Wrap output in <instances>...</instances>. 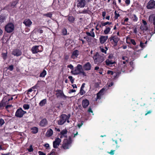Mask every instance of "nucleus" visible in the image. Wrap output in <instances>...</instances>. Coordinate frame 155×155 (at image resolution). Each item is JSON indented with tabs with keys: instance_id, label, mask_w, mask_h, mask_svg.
<instances>
[{
	"instance_id": "f257e3e1",
	"label": "nucleus",
	"mask_w": 155,
	"mask_h": 155,
	"mask_svg": "<svg viewBox=\"0 0 155 155\" xmlns=\"http://www.w3.org/2000/svg\"><path fill=\"white\" fill-rule=\"evenodd\" d=\"M93 58L94 60V63L97 65L101 64L104 60V57L99 55L98 52H96L94 55Z\"/></svg>"
},
{
	"instance_id": "f03ea898",
	"label": "nucleus",
	"mask_w": 155,
	"mask_h": 155,
	"mask_svg": "<svg viewBox=\"0 0 155 155\" xmlns=\"http://www.w3.org/2000/svg\"><path fill=\"white\" fill-rule=\"evenodd\" d=\"M6 98L4 97L2 101L0 102V110H2L4 109L5 107V109L8 111H9V110H8L9 107H10V105L6 104L8 103L7 102L10 101V98H8L6 100Z\"/></svg>"
},
{
	"instance_id": "7ed1b4c3",
	"label": "nucleus",
	"mask_w": 155,
	"mask_h": 155,
	"mask_svg": "<svg viewBox=\"0 0 155 155\" xmlns=\"http://www.w3.org/2000/svg\"><path fill=\"white\" fill-rule=\"evenodd\" d=\"M71 138L69 137L68 139H64L63 141L62 147L64 150L68 149L71 146Z\"/></svg>"
},
{
	"instance_id": "20e7f679",
	"label": "nucleus",
	"mask_w": 155,
	"mask_h": 155,
	"mask_svg": "<svg viewBox=\"0 0 155 155\" xmlns=\"http://www.w3.org/2000/svg\"><path fill=\"white\" fill-rule=\"evenodd\" d=\"M120 40V38L116 35H114L111 36L108 39V41L114 47L117 45V43Z\"/></svg>"
},
{
	"instance_id": "39448f33",
	"label": "nucleus",
	"mask_w": 155,
	"mask_h": 155,
	"mask_svg": "<svg viewBox=\"0 0 155 155\" xmlns=\"http://www.w3.org/2000/svg\"><path fill=\"white\" fill-rule=\"evenodd\" d=\"M70 117V114L68 116L65 114H62L60 117V119L58 121V124L60 125L63 124L68 119H69Z\"/></svg>"
},
{
	"instance_id": "423d86ee",
	"label": "nucleus",
	"mask_w": 155,
	"mask_h": 155,
	"mask_svg": "<svg viewBox=\"0 0 155 155\" xmlns=\"http://www.w3.org/2000/svg\"><path fill=\"white\" fill-rule=\"evenodd\" d=\"M31 51L33 54H36L42 52L43 51V47L41 45H35L32 47Z\"/></svg>"
},
{
	"instance_id": "0eeeda50",
	"label": "nucleus",
	"mask_w": 155,
	"mask_h": 155,
	"mask_svg": "<svg viewBox=\"0 0 155 155\" xmlns=\"http://www.w3.org/2000/svg\"><path fill=\"white\" fill-rule=\"evenodd\" d=\"M82 65L78 64L77 66L75 67L73 71H71V73L74 75H77L80 74V72L83 70Z\"/></svg>"
},
{
	"instance_id": "6e6552de",
	"label": "nucleus",
	"mask_w": 155,
	"mask_h": 155,
	"mask_svg": "<svg viewBox=\"0 0 155 155\" xmlns=\"http://www.w3.org/2000/svg\"><path fill=\"white\" fill-rule=\"evenodd\" d=\"M26 113V111H24L22 108H20L16 110L15 113V116L19 118H21Z\"/></svg>"
},
{
	"instance_id": "1a4fd4ad",
	"label": "nucleus",
	"mask_w": 155,
	"mask_h": 155,
	"mask_svg": "<svg viewBox=\"0 0 155 155\" xmlns=\"http://www.w3.org/2000/svg\"><path fill=\"white\" fill-rule=\"evenodd\" d=\"M56 92V95L57 98L61 97L64 100H65L68 97L66 96L64 94L62 90L57 89L55 91Z\"/></svg>"
},
{
	"instance_id": "9d476101",
	"label": "nucleus",
	"mask_w": 155,
	"mask_h": 155,
	"mask_svg": "<svg viewBox=\"0 0 155 155\" xmlns=\"http://www.w3.org/2000/svg\"><path fill=\"white\" fill-rule=\"evenodd\" d=\"M147 8L150 9L155 8V1L154 0H150L147 4Z\"/></svg>"
},
{
	"instance_id": "9b49d317",
	"label": "nucleus",
	"mask_w": 155,
	"mask_h": 155,
	"mask_svg": "<svg viewBox=\"0 0 155 155\" xmlns=\"http://www.w3.org/2000/svg\"><path fill=\"white\" fill-rule=\"evenodd\" d=\"M86 4V2L85 0H78L77 7L78 8H84Z\"/></svg>"
},
{
	"instance_id": "f8f14e48",
	"label": "nucleus",
	"mask_w": 155,
	"mask_h": 155,
	"mask_svg": "<svg viewBox=\"0 0 155 155\" xmlns=\"http://www.w3.org/2000/svg\"><path fill=\"white\" fill-rule=\"evenodd\" d=\"M127 62H128L127 60H126V61H123V63L124 65L123 64H121L119 68V69L120 70V72L122 71L123 72H125L127 67L126 65L125 64Z\"/></svg>"
},
{
	"instance_id": "ddd939ff",
	"label": "nucleus",
	"mask_w": 155,
	"mask_h": 155,
	"mask_svg": "<svg viewBox=\"0 0 155 155\" xmlns=\"http://www.w3.org/2000/svg\"><path fill=\"white\" fill-rule=\"evenodd\" d=\"M61 142V140L59 138H57L53 142V147L54 148H57L59 146Z\"/></svg>"
},
{
	"instance_id": "4468645a",
	"label": "nucleus",
	"mask_w": 155,
	"mask_h": 155,
	"mask_svg": "<svg viewBox=\"0 0 155 155\" xmlns=\"http://www.w3.org/2000/svg\"><path fill=\"white\" fill-rule=\"evenodd\" d=\"M48 124V121L46 118H44L41 119L39 122V126L41 127H45Z\"/></svg>"
},
{
	"instance_id": "2eb2a0df",
	"label": "nucleus",
	"mask_w": 155,
	"mask_h": 155,
	"mask_svg": "<svg viewBox=\"0 0 155 155\" xmlns=\"http://www.w3.org/2000/svg\"><path fill=\"white\" fill-rule=\"evenodd\" d=\"M12 54L17 57L21 55L22 54L21 51L18 49H14L12 52Z\"/></svg>"
},
{
	"instance_id": "dca6fc26",
	"label": "nucleus",
	"mask_w": 155,
	"mask_h": 155,
	"mask_svg": "<svg viewBox=\"0 0 155 155\" xmlns=\"http://www.w3.org/2000/svg\"><path fill=\"white\" fill-rule=\"evenodd\" d=\"M82 67L84 70L88 71L91 70V66L90 62H87Z\"/></svg>"
},
{
	"instance_id": "f3484780",
	"label": "nucleus",
	"mask_w": 155,
	"mask_h": 155,
	"mask_svg": "<svg viewBox=\"0 0 155 155\" xmlns=\"http://www.w3.org/2000/svg\"><path fill=\"white\" fill-rule=\"evenodd\" d=\"M89 101L87 99H85L82 100V105L84 108H86L89 104Z\"/></svg>"
},
{
	"instance_id": "a211bd4d",
	"label": "nucleus",
	"mask_w": 155,
	"mask_h": 155,
	"mask_svg": "<svg viewBox=\"0 0 155 155\" xmlns=\"http://www.w3.org/2000/svg\"><path fill=\"white\" fill-rule=\"evenodd\" d=\"M46 27L45 26H38L35 29L36 32L41 34L43 33L44 28H46Z\"/></svg>"
},
{
	"instance_id": "6ab92c4d",
	"label": "nucleus",
	"mask_w": 155,
	"mask_h": 155,
	"mask_svg": "<svg viewBox=\"0 0 155 155\" xmlns=\"http://www.w3.org/2000/svg\"><path fill=\"white\" fill-rule=\"evenodd\" d=\"M78 13L79 14H88L91 15L92 13L91 11L90 10L88 7L87 9H84L82 11H79L78 12Z\"/></svg>"
},
{
	"instance_id": "aec40b11",
	"label": "nucleus",
	"mask_w": 155,
	"mask_h": 155,
	"mask_svg": "<svg viewBox=\"0 0 155 155\" xmlns=\"http://www.w3.org/2000/svg\"><path fill=\"white\" fill-rule=\"evenodd\" d=\"M108 36H101L99 38L100 42L101 44L104 43L108 39Z\"/></svg>"
},
{
	"instance_id": "412c9836",
	"label": "nucleus",
	"mask_w": 155,
	"mask_h": 155,
	"mask_svg": "<svg viewBox=\"0 0 155 155\" xmlns=\"http://www.w3.org/2000/svg\"><path fill=\"white\" fill-rule=\"evenodd\" d=\"M79 54V51L77 50H75L73 52L71 56V58L73 59H74L78 57Z\"/></svg>"
},
{
	"instance_id": "4be33fe9",
	"label": "nucleus",
	"mask_w": 155,
	"mask_h": 155,
	"mask_svg": "<svg viewBox=\"0 0 155 155\" xmlns=\"http://www.w3.org/2000/svg\"><path fill=\"white\" fill-rule=\"evenodd\" d=\"M23 23L26 27H30L32 24V22L30 19H27L24 21Z\"/></svg>"
},
{
	"instance_id": "5701e85b",
	"label": "nucleus",
	"mask_w": 155,
	"mask_h": 155,
	"mask_svg": "<svg viewBox=\"0 0 155 155\" xmlns=\"http://www.w3.org/2000/svg\"><path fill=\"white\" fill-rule=\"evenodd\" d=\"M105 90L104 88H102L100 91L97 94V97L96 98V101L98 99H100L101 98V96L103 95V93Z\"/></svg>"
},
{
	"instance_id": "b1692460",
	"label": "nucleus",
	"mask_w": 155,
	"mask_h": 155,
	"mask_svg": "<svg viewBox=\"0 0 155 155\" xmlns=\"http://www.w3.org/2000/svg\"><path fill=\"white\" fill-rule=\"evenodd\" d=\"M105 62L106 65L110 67L113 66V65L115 63L114 61H113L109 59H107L106 60Z\"/></svg>"
},
{
	"instance_id": "393cba45",
	"label": "nucleus",
	"mask_w": 155,
	"mask_h": 155,
	"mask_svg": "<svg viewBox=\"0 0 155 155\" xmlns=\"http://www.w3.org/2000/svg\"><path fill=\"white\" fill-rule=\"evenodd\" d=\"M94 28H92L91 30L90 31V32L86 31V34L88 36L94 38L95 36L94 33Z\"/></svg>"
},
{
	"instance_id": "a878e982",
	"label": "nucleus",
	"mask_w": 155,
	"mask_h": 155,
	"mask_svg": "<svg viewBox=\"0 0 155 155\" xmlns=\"http://www.w3.org/2000/svg\"><path fill=\"white\" fill-rule=\"evenodd\" d=\"M53 134V131L51 129H50L47 131L46 134V135L47 137H49L51 136Z\"/></svg>"
},
{
	"instance_id": "bb28decb",
	"label": "nucleus",
	"mask_w": 155,
	"mask_h": 155,
	"mask_svg": "<svg viewBox=\"0 0 155 155\" xmlns=\"http://www.w3.org/2000/svg\"><path fill=\"white\" fill-rule=\"evenodd\" d=\"M112 26H110L109 27L107 26H106V29L104 31V33L105 34H108L110 32L111 29V28L112 27Z\"/></svg>"
},
{
	"instance_id": "cd10ccee",
	"label": "nucleus",
	"mask_w": 155,
	"mask_h": 155,
	"mask_svg": "<svg viewBox=\"0 0 155 155\" xmlns=\"http://www.w3.org/2000/svg\"><path fill=\"white\" fill-rule=\"evenodd\" d=\"M47 103L46 99H44L40 101L39 103V105L41 107L44 106Z\"/></svg>"
},
{
	"instance_id": "c85d7f7f",
	"label": "nucleus",
	"mask_w": 155,
	"mask_h": 155,
	"mask_svg": "<svg viewBox=\"0 0 155 155\" xmlns=\"http://www.w3.org/2000/svg\"><path fill=\"white\" fill-rule=\"evenodd\" d=\"M129 19L128 18H126L123 20H122L121 23L122 25H128L127 22L128 21Z\"/></svg>"
},
{
	"instance_id": "c756f323",
	"label": "nucleus",
	"mask_w": 155,
	"mask_h": 155,
	"mask_svg": "<svg viewBox=\"0 0 155 155\" xmlns=\"http://www.w3.org/2000/svg\"><path fill=\"white\" fill-rule=\"evenodd\" d=\"M31 133L33 134H36L38 131V128L36 127H34L31 128Z\"/></svg>"
},
{
	"instance_id": "7c9ffc66",
	"label": "nucleus",
	"mask_w": 155,
	"mask_h": 155,
	"mask_svg": "<svg viewBox=\"0 0 155 155\" xmlns=\"http://www.w3.org/2000/svg\"><path fill=\"white\" fill-rule=\"evenodd\" d=\"M67 130L66 129H65L63 130H62L60 132L61 136L60 137L61 138L62 137V136H64V135L66 134L67 133Z\"/></svg>"
},
{
	"instance_id": "2f4dec72",
	"label": "nucleus",
	"mask_w": 155,
	"mask_h": 155,
	"mask_svg": "<svg viewBox=\"0 0 155 155\" xmlns=\"http://www.w3.org/2000/svg\"><path fill=\"white\" fill-rule=\"evenodd\" d=\"M131 18L134 21H137L138 20V18L135 14L131 15Z\"/></svg>"
},
{
	"instance_id": "473e14b6",
	"label": "nucleus",
	"mask_w": 155,
	"mask_h": 155,
	"mask_svg": "<svg viewBox=\"0 0 155 155\" xmlns=\"http://www.w3.org/2000/svg\"><path fill=\"white\" fill-rule=\"evenodd\" d=\"M5 30L7 32L10 33V22L8 23L5 26Z\"/></svg>"
},
{
	"instance_id": "72a5a7b5",
	"label": "nucleus",
	"mask_w": 155,
	"mask_h": 155,
	"mask_svg": "<svg viewBox=\"0 0 155 155\" xmlns=\"http://www.w3.org/2000/svg\"><path fill=\"white\" fill-rule=\"evenodd\" d=\"M68 19L71 23H74L75 20V18L73 16H69L68 17Z\"/></svg>"
},
{
	"instance_id": "f704fd0d",
	"label": "nucleus",
	"mask_w": 155,
	"mask_h": 155,
	"mask_svg": "<svg viewBox=\"0 0 155 155\" xmlns=\"http://www.w3.org/2000/svg\"><path fill=\"white\" fill-rule=\"evenodd\" d=\"M47 74L46 71L44 70L42 72H41L40 74L39 77H40L44 78Z\"/></svg>"
},
{
	"instance_id": "c9c22d12",
	"label": "nucleus",
	"mask_w": 155,
	"mask_h": 155,
	"mask_svg": "<svg viewBox=\"0 0 155 155\" xmlns=\"http://www.w3.org/2000/svg\"><path fill=\"white\" fill-rule=\"evenodd\" d=\"M130 39V42H127V43L129 44H130V43H131L134 45H136V42L134 39Z\"/></svg>"
},
{
	"instance_id": "e433bc0d",
	"label": "nucleus",
	"mask_w": 155,
	"mask_h": 155,
	"mask_svg": "<svg viewBox=\"0 0 155 155\" xmlns=\"http://www.w3.org/2000/svg\"><path fill=\"white\" fill-rule=\"evenodd\" d=\"M140 28L142 30L147 31L148 30V28L147 25H141L140 27Z\"/></svg>"
},
{
	"instance_id": "4c0bfd02",
	"label": "nucleus",
	"mask_w": 155,
	"mask_h": 155,
	"mask_svg": "<svg viewBox=\"0 0 155 155\" xmlns=\"http://www.w3.org/2000/svg\"><path fill=\"white\" fill-rule=\"evenodd\" d=\"M121 73L117 72V73L114 72V74H113L114 79H116L118 78L119 75Z\"/></svg>"
},
{
	"instance_id": "58836bf2",
	"label": "nucleus",
	"mask_w": 155,
	"mask_h": 155,
	"mask_svg": "<svg viewBox=\"0 0 155 155\" xmlns=\"http://www.w3.org/2000/svg\"><path fill=\"white\" fill-rule=\"evenodd\" d=\"M67 31L65 28H63L62 30V35H67Z\"/></svg>"
},
{
	"instance_id": "ea45409f",
	"label": "nucleus",
	"mask_w": 155,
	"mask_h": 155,
	"mask_svg": "<svg viewBox=\"0 0 155 155\" xmlns=\"http://www.w3.org/2000/svg\"><path fill=\"white\" fill-rule=\"evenodd\" d=\"M43 15L51 18L52 17V14L51 12H48L47 14H43Z\"/></svg>"
},
{
	"instance_id": "a19ab883",
	"label": "nucleus",
	"mask_w": 155,
	"mask_h": 155,
	"mask_svg": "<svg viewBox=\"0 0 155 155\" xmlns=\"http://www.w3.org/2000/svg\"><path fill=\"white\" fill-rule=\"evenodd\" d=\"M112 141L113 144V145H116V148H118L120 147V146L117 145V140H113V139H112Z\"/></svg>"
},
{
	"instance_id": "79ce46f5",
	"label": "nucleus",
	"mask_w": 155,
	"mask_h": 155,
	"mask_svg": "<svg viewBox=\"0 0 155 155\" xmlns=\"http://www.w3.org/2000/svg\"><path fill=\"white\" fill-rule=\"evenodd\" d=\"M2 56L4 60H6L7 59V52L6 51V52L5 53H2Z\"/></svg>"
},
{
	"instance_id": "37998d69",
	"label": "nucleus",
	"mask_w": 155,
	"mask_h": 155,
	"mask_svg": "<svg viewBox=\"0 0 155 155\" xmlns=\"http://www.w3.org/2000/svg\"><path fill=\"white\" fill-rule=\"evenodd\" d=\"M23 107L25 110H28L30 106L28 104H25L23 105Z\"/></svg>"
},
{
	"instance_id": "c03bdc74",
	"label": "nucleus",
	"mask_w": 155,
	"mask_h": 155,
	"mask_svg": "<svg viewBox=\"0 0 155 155\" xmlns=\"http://www.w3.org/2000/svg\"><path fill=\"white\" fill-rule=\"evenodd\" d=\"M14 29V24L10 22V33L13 31Z\"/></svg>"
},
{
	"instance_id": "a18cd8bd",
	"label": "nucleus",
	"mask_w": 155,
	"mask_h": 155,
	"mask_svg": "<svg viewBox=\"0 0 155 155\" xmlns=\"http://www.w3.org/2000/svg\"><path fill=\"white\" fill-rule=\"evenodd\" d=\"M102 22V23H103V24H102V25H103L104 26H105L106 25H110H110L112 24L111 22H109L108 21H107L106 22H104V23L103 22Z\"/></svg>"
},
{
	"instance_id": "49530a36",
	"label": "nucleus",
	"mask_w": 155,
	"mask_h": 155,
	"mask_svg": "<svg viewBox=\"0 0 155 155\" xmlns=\"http://www.w3.org/2000/svg\"><path fill=\"white\" fill-rule=\"evenodd\" d=\"M5 19V18L4 16L0 15V22H3Z\"/></svg>"
},
{
	"instance_id": "de8ad7c7",
	"label": "nucleus",
	"mask_w": 155,
	"mask_h": 155,
	"mask_svg": "<svg viewBox=\"0 0 155 155\" xmlns=\"http://www.w3.org/2000/svg\"><path fill=\"white\" fill-rule=\"evenodd\" d=\"M114 14L115 15L114 17L115 19H117L118 18V17L120 16V15L119 13H117L116 11H115L114 12Z\"/></svg>"
},
{
	"instance_id": "09e8293b",
	"label": "nucleus",
	"mask_w": 155,
	"mask_h": 155,
	"mask_svg": "<svg viewBox=\"0 0 155 155\" xmlns=\"http://www.w3.org/2000/svg\"><path fill=\"white\" fill-rule=\"evenodd\" d=\"M68 78L69 79L71 83L73 84L74 82V79H73V77L72 76H69L68 77Z\"/></svg>"
},
{
	"instance_id": "8fccbe9b",
	"label": "nucleus",
	"mask_w": 155,
	"mask_h": 155,
	"mask_svg": "<svg viewBox=\"0 0 155 155\" xmlns=\"http://www.w3.org/2000/svg\"><path fill=\"white\" fill-rule=\"evenodd\" d=\"M140 46L142 48H144L145 47L144 43H143L142 41H140Z\"/></svg>"
},
{
	"instance_id": "3c124183",
	"label": "nucleus",
	"mask_w": 155,
	"mask_h": 155,
	"mask_svg": "<svg viewBox=\"0 0 155 155\" xmlns=\"http://www.w3.org/2000/svg\"><path fill=\"white\" fill-rule=\"evenodd\" d=\"M67 67L68 68H70L72 70V71H73L74 70L73 66L71 64L68 65L67 66Z\"/></svg>"
},
{
	"instance_id": "603ef678",
	"label": "nucleus",
	"mask_w": 155,
	"mask_h": 155,
	"mask_svg": "<svg viewBox=\"0 0 155 155\" xmlns=\"http://www.w3.org/2000/svg\"><path fill=\"white\" fill-rule=\"evenodd\" d=\"M28 150L29 152L32 151L33 150L32 146V145H30L29 148L28 149Z\"/></svg>"
},
{
	"instance_id": "864d4df0",
	"label": "nucleus",
	"mask_w": 155,
	"mask_h": 155,
	"mask_svg": "<svg viewBox=\"0 0 155 155\" xmlns=\"http://www.w3.org/2000/svg\"><path fill=\"white\" fill-rule=\"evenodd\" d=\"M85 93V92L84 91L83 89H80V93L81 95H83Z\"/></svg>"
},
{
	"instance_id": "5fc2aeb1",
	"label": "nucleus",
	"mask_w": 155,
	"mask_h": 155,
	"mask_svg": "<svg viewBox=\"0 0 155 155\" xmlns=\"http://www.w3.org/2000/svg\"><path fill=\"white\" fill-rule=\"evenodd\" d=\"M4 121L2 119H0V126H2L4 124Z\"/></svg>"
},
{
	"instance_id": "6e6d98bb",
	"label": "nucleus",
	"mask_w": 155,
	"mask_h": 155,
	"mask_svg": "<svg viewBox=\"0 0 155 155\" xmlns=\"http://www.w3.org/2000/svg\"><path fill=\"white\" fill-rule=\"evenodd\" d=\"M107 74H110L111 75H113L114 74V72L112 71L108 70L107 71Z\"/></svg>"
},
{
	"instance_id": "4d7b16f0",
	"label": "nucleus",
	"mask_w": 155,
	"mask_h": 155,
	"mask_svg": "<svg viewBox=\"0 0 155 155\" xmlns=\"http://www.w3.org/2000/svg\"><path fill=\"white\" fill-rule=\"evenodd\" d=\"M80 72V74H81L82 75H83L84 76H87L86 73H85V72L84 71L83 69L82 71H81Z\"/></svg>"
},
{
	"instance_id": "13d9d810",
	"label": "nucleus",
	"mask_w": 155,
	"mask_h": 155,
	"mask_svg": "<svg viewBox=\"0 0 155 155\" xmlns=\"http://www.w3.org/2000/svg\"><path fill=\"white\" fill-rule=\"evenodd\" d=\"M16 135H18V136H20V137H19V138H21L22 137H23V135L21 134H20L18 132H16Z\"/></svg>"
},
{
	"instance_id": "bf43d9fd",
	"label": "nucleus",
	"mask_w": 155,
	"mask_h": 155,
	"mask_svg": "<svg viewBox=\"0 0 155 155\" xmlns=\"http://www.w3.org/2000/svg\"><path fill=\"white\" fill-rule=\"evenodd\" d=\"M115 151V150H111L110 152H108V153L110 154L111 155H114V152Z\"/></svg>"
},
{
	"instance_id": "052dcab7",
	"label": "nucleus",
	"mask_w": 155,
	"mask_h": 155,
	"mask_svg": "<svg viewBox=\"0 0 155 155\" xmlns=\"http://www.w3.org/2000/svg\"><path fill=\"white\" fill-rule=\"evenodd\" d=\"M125 2L127 6L130 3V0H126Z\"/></svg>"
},
{
	"instance_id": "680f3d73",
	"label": "nucleus",
	"mask_w": 155,
	"mask_h": 155,
	"mask_svg": "<svg viewBox=\"0 0 155 155\" xmlns=\"http://www.w3.org/2000/svg\"><path fill=\"white\" fill-rule=\"evenodd\" d=\"M100 50L102 52L105 53V54L106 53V50H105L104 48H100Z\"/></svg>"
},
{
	"instance_id": "e2e57ef3",
	"label": "nucleus",
	"mask_w": 155,
	"mask_h": 155,
	"mask_svg": "<svg viewBox=\"0 0 155 155\" xmlns=\"http://www.w3.org/2000/svg\"><path fill=\"white\" fill-rule=\"evenodd\" d=\"M39 155H46V153H43L42 151H39L38 152Z\"/></svg>"
},
{
	"instance_id": "0e129e2a",
	"label": "nucleus",
	"mask_w": 155,
	"mask_h": 155,
	"mask_svg": "<svg viewBox=\"0 0 155 155\" xmlns=\"http://www.w3.org/2000/svg\"><path fill=\"white\" fill-rule=\"evenodd\" d=\"M18 2H17V1H15L14 2H13L12 3V6H13L14 7L15 6V5L17 4V3Z\"/></svg>"
},
{
	"instance_id": "69168bd1",
	"label": "nucleus",
	"mask_w": 155,
	"mask_h": 155,
	"mask_svg": "<svg viewBox=\"0 0 155 155\" xmlns=\"http://www.w3.org/2000/svg\"><path fill=\"white\" fill-rule=\"evenodd\" d=\"M54 150V151L55 150H53L49 154L51 155H55V152L54 151H53Z\"/></svg>"
},
{
	"instance_id": "338daca9",
	"label": "nucleus",
	"mask_w": 155,
	"mask_h": 155,
	"mask_svg": "<svg viewBox=\"0 0 155 155\" xmlns=\"http://www.w3.org/2000/svg\"><path fill=\"white\" fill-rule=\"evenodd\" d=\"M87 111L89 113H92L93 112L92 110V109L91 108V107H89Z\"/></svg>"
},
{
	"instance_id": "774afa93",
	"label": "nucleus",
	"mask_w": 155,
	"mask_h": 155,
	"mask_svg": "<svg viewBox=\"0 0 155 155\" xmlns=\"http://www.w3.org/2000/svg\"><path fill=\"white\" fill-rule=\"evenodd\" d=\"M153 25H154V31L155 32V16L153 18Z\"/></svg>"
}]
</instances>
